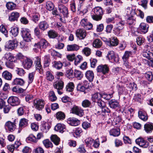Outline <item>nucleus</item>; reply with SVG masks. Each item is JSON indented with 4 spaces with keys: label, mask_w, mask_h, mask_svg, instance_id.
I'll return each instance as SVG.
<instances>
[{
    "label": "nucleus",
    "mask_w": 153,
    "mask_h": 153,
    "mask_svg": "<svg viewBox=\"0 0 153 153\" xmlns=\"http://www.w3.org/2000/svg\"><path fill=\"white\" fill-rule=\"evenodd\" d=\"M56 117L58 120H62L65 118V115L64 113L59 111L56 113Z\"/></svg>",
    "instance_id": "obj_47"
},
{
    "label": "nucleus",
    "mask_w": 153,
    "mask_h": 153,
    "mask_svg": "<svg viewBox=\"0 0 153 153\" xmlns=\"http://www.w3.org/2000/svg\"><path fill=\"white\" fill-rule=\"evenodd\" d=\"M132 53L131 51H126L122 57L123 61L126 62V60H128L130 56L132 55Z\"/></svg>",
    "instance_id": "obj_40"
},
{
    "label": "nucleus",
    "mask_w": 153,
    "mask_h": 153,
    "mask_svg": "<svg viewBox=\"0 0 153 153\" xmlns=\"http://www.w3.org/2000/svg\"><path fill=\"white\" fill-rule=\"evenodd\" d=\"M151 52L147 50H144L142 53L143 56L149 59L151 58Z\"/></svg>",
    "instance_id": "obj_51"
},
{
    "label": "nucleus",
    "mask_w": 153,
    "mask_h": 153,
    "mask_svg": "<svg viewBox=\"0 0 153 153\" xmlns=\"http://www.w3.org/2000/svg\"><path fill=\"white\" fill-rule=\"evenodd\" d=\"M91 104V102L88 100H84L82 103V105L84 108H87L89 107Z\"/></svg>",
    "instance_id": "obj_58"
},
{
    "label": "nucleus",
    "mask_w": 153,
    "mask_h": 153,
    "mask_svg": "<svg viewBox=\"0 0 153 153\" xmlns=\"http://www.w3.org/2000/svg\"><path fill=\"white\" fill-rule=\"evenodd\" d=\"M74 76L78 79H81L83 77V74L80 71L75 70L74 72Z\"/></svg>",
    "instance_id": "obj_45"
},
{
    "label": "nucleus",
    "mask_w": 153,
    "mask_h": 153,
    "mask_svg": "<svg viewBox=\"0 0 153 153\" xmlns=\"http://www.w3.org/2000/svg\"><path fill=\"white\" fill-rule=\"evenodd\" d=\"M0 31L4 34L6 37H8L7 31L3 25H1L0 26Z\"/></svg>",
    "instance_id": "obj_62"
},
{
    "label": "nucleus",
    "mask_w": 153,
    "mask_h": 153,
    "mask_svg": "<svg viewBox=\"0 0 153 153\" xmlns=\"http://www.w3.org/2000/svg\"><path fill=\"white\" fill-rule=\"evenodd\" d=\"M144 130L147 134L151 133L153 130V123L148 122L144 125Z\"/></svg>",
    "instance_id": "obj_20"
},
{
    "label": "nucleus",
    "mask_w": 153,
    "mask_h": 153,
    "mask_svg": "<svg viewBox=\"0 0 153 153\" xmlns=\"http://www.w3.org/2000/svg\"><path fill=\"white\" fill-rule=\"evenodd\" d=\"M94 140L91 138H88L85 140V143L88 146H91L94 143Z\"/></svg>",
    "instance_id": "obj_60"
},
{
    "label": "nucleus",
    "mask_w": 153,
    "mask_h": 153,
    "mask_svg": "<svg viewBox=\"0 0 153 153\" xmlns=\"http://www.w3.org/2000/svg\"><path fill=\"white\" fill-rule=\"evenodd\" d=\"M28 124V120L26 119L23 118L20 120L19 123V126L21 128H24Z\"/></svg>",
    "instance_id": "obj_42"
},
{
    "label": "nucleus",
    "mask_w": 153,
    "mask_h": 153,
    "mask_svg": "<svg viewBox=\"0 0 153 153\" xmlns=\"http://www.w3.org/2000/svg\"><path fill=\"white\" fill-rule=\"evenodd\" d=\"M51 126L50 124L48 122H45L42 126V129L45 132H47L50 128Z\"/></svg>",
    "instance_id": "obj_57"
},
{
    "label": "nucleus",
    "mask_w": 153,
    "mask_h": 153,
    "mask_svg": "<svg viewBox=\"0 0 153 153\" xmlns=\"http://www.w3.org/2000/svg\"><path fill=\"white\" fill-rule=\"evenodd\" d=\"M103 11L102 8L100 7H97L94 8L92 10L91 13L96 15L102 16L103 14Z\"/></svg>",
    "instance_id": "obj_25"
},
{
    "label": "nucleus",
    "mask_w": 153,
    "mask_h": 153,
    "mask_svg": "<svg viewBox=\"0 0 153 153\" xmlns=\"http://www.w3.org/2000/svg\"><path fill=\"white\" fill-rule=\"evenodd\" d=\"M8 103L11 105L15 106L19 105L20 102L19 98L14 96H11L7 100Z\"/></svg>",
    "instance_id": "obj_12"
},
{
    "label": "nucleus",
    "mask_w": 153,
    "mask_h": 153,
    "mask_svg": "<svg viewBox=\"0 0 153 153\" xmlns=\"http://www.w3.org/2000/svg\"><path fill=\"white\" fill-rule=\"evenodd\" d=\"M16 119L13 122H11L10 121H8L5 124V126L6 128H7L10 131L12 132L15 129L16 126L15 122Z\"/></svg>",
    "instance_id": "obj_17"
},
{
    "label": "nucleus",
    "mask_w": 153,
    "mask_h": 153,
    "mask_svg": "<svg viewBox=\"0 0 153 153\" xmlns=\"http://www.w3.org/2000/svg\"><path fill=\"white\" fill-rule=\"evenodd\" d=\"M65 126L63 124L58 123L55 127V131L62 133L65 129Z\"/></svg>",
    "instance_id": "obj_28"
},
{
    "label": "nucleus",
    "mask_w": 153,
    "mask_h": 153,
    "mask_svg": "<svg viewBox=\"0 0 153 153\" xmlns=\"http://www.w3.org/2000/svg\"><path fill=\"white\" fill-rule=\"evenodd\" d=\"M20 16V13L16 12L11 13L9 16V20L10 22L17 21Z\"/></svg>",
    "instance_id": "obj_18"
},
{
    "label": "nucleus",
    "mask_w": 153,
    "mask_h": 153,
    "mask_svg": "<svg viewBox=\"0 0 153 153\" xmlns=\"http://www.w3.org/2000/svg\"><path fill=\"white\" fill-rule=\"evenodd\" d=\"M12 91L13 92L17 93H21L24 91L23 89L17 86L14 87L13 88Z\"/></svg>",
    "instance_id": "obj_54"
},
{
    "label": "nucleus",
    "mask_w": 153,
    "mask_h": 153,
    "mask_svg": "<svg viewBox=\"0 0 153 153\" xmlns=\"http://www.w3.org/2000/svg\"><path fill=\"white\" fill-rule=\"evenodd\" d=\"M97 71L102 73L103 74L108 73L109 69L107 65H100L98 66L97 69Z\"/></svg>",
    "instance_id": "obj_14"
},
{
    "label": "nucleus",
    "mask_w": 153,
    "mask_h": 153,
    "mask_svg": "<svg viewBox=\"0 0 153 153\" xmlns=\"http://www.w3.org/2000/svg\"><path fill=\"white\" fill-rule=\"evenodd\" d=\"M91 16L92 19L96 21H98L100 20L102 18V16L100 15H97L96 14H93V13H91Z\"/></svg>",
    "instance_id": "obj_63"
},
{
    "label": "nucleus",
    "mask_w": 153,
    "mask_h": 153,
    "mask_svg": "<svg viewBox=\"0 0 153 153\" xmlns=\"http://www.w3.org/2000/svg\"><path fill=\"white\" fill-rule=\"evenodd\" d=\"M125 13L128 16H133L135 15H136L135 9H132L130 7H128L126 8L125 10Z\"/></svg>",
    "instance_id": "obj_30"
},
{
    "label": "nucleus",
    "mask_w": 153,
    "mask_h": 153,
    "mask_svg": "<svg viewBox=\"0 0 153 153\" xmlns=\"http://www.w3.org/2000/svg\"><path fill=\"white\" fill-rule=\"evenodd\" d=\"M45 101L41 99H36L33 102L34 107L38 110H41L44 108L45 105Z\"/></svg>",
    "instance_id": "obj_4"
},
{
    "label": "nucleus",
    "mask_w": 153,
    "mask_h": 153,
    "mask_svg": "<svg viewBox=\"0 0 153 153\" xmlns=\"http://www.w3.org/2000/svg\"><path fill=\"white\" fill-rule=\"evenodd\" d=\"M53 86L54 88L57 90V92L59 94H61L62 93L60 91L63 88L64 83L62 80L56 81L53 83Z\"/></svg>",
    "instance_id": "obj_5"
},
{
    "label": "nucleus",
    "mask_w": 153,
    "mask_h": 153,
    "mask_svg": "<svg viewBox=\"0 0 153 153\" xmlns=\"http://www.w3.org/2000/svg\"><path fill=\"white\" fill-rule=\"evenodd\" d=\"M124 84L120 83L117 85V89L119 94L121 95L125 92V88L124 87Z\"/></svg>",
    "instance_id": "obj_29"
},
{
    "label": "nucleus",
    "mask_w": 153,
    "mask_h": 153,
    "mask_svg": "<svg viewBox=\"0 0 153 153\" xmlns=\"http://www.w3.org/2000/svg\"><path fill=\"white\" fill-rule=\"evenodd\" d=\"M102 45V43L101 41L98 39H95L93 42V46L96 48H100Z\"/></svg>",
    "instance_id": "obj_50"
},
{
    "label": "nucleus",
    "mask_w": 153,
    "mask_h": 153,
    "mask_svg": "<svg viewBox=\"0 0 153 153\" xmlns=\"http://www.w3.org/2000/svg\"><path fill=\"white\" fill-rule=\"evenodd\" d=\"M16 73L19 76H24L25 72L24 70L21 68H18L16 70Z\"/></svg>",
    "instance_id": "obj_64"
},
{
    "label": "nucleus",
    "mask_w": 153,
    "mask_h": 153,
    "mask_svg": "<svg viewBox=\"0 0 153 153\" xmlns=\"http://www.w3.org/2000/svg\"><path fill=\"white\" fill-rule=\"evenodd\" d=\"M33 95L30 94H27L25 95V100L27 102L30 103L33 100Z\"/></svg>",
    "instance_id": "obj_59"
},
{
    "label": "nucleus",
    "mask_w": 153,
    "mask_h": 153,
    "mask_svg": "<svg viewBox=\"0 0 153 153\" xmlns=\"http://www.w3.org/2000/svg\"><path fill=\"white\" fill-rule=\"evenodd\" d=\"M5 58L7 61L14 62L16 60V58L13 55L10 53H6L4 56Z\"/></svg>",
    "instance_id": "obj_33"
},
{
    "label": "nucleus",
    "mask_w": 153,
    "mask_h": 153,
    "mask_svg": "<svg viewBox=\"0 0 153 153\" xmlns=\"http://www.w3.org/2000/svg\"><path fill=\"white\" fill-rule=\"evenodd\" d=\"M65 75L69 79L73 78L74 77V72L72 69H70L66 71Z\"/></svg>",
    "instance_id": "obj_46"
},
{
    "label": "nucleus",
    "mask_w": 153,
    "mask_h": 153,
    "mask_svg": "<svg viewBox=\"0 0 153 153\" xmlns=\"http://www.w3.org/2000/svg\"><path fill=\"white\" fill-rule=\"evenodd\" d=\"M10 32L11 33L12 35L14 37L17 36L19 33L18 28L16 27H13L11 28Z\"/></svg>",
    "instance_id": "obj_43"
},
{
    "label": "nucleus",
    "mask_w": 153,
    "mask_h": 153,
    "mask_svg": "<svg viewBox=\"0 0 153 153\" xmlns=\"http://www.w3.org/2000/svg\"><path fill=\"white\" fill-rule=\"evenodd\" d=\"M74 84L73 82H69L66 85V90L68 92L72 91L74 89Z\"/></svg>",
    "instance_id": "obj_48"
},
{
    "label": "nucleus",
    "mask_w": 153,
    "mask_h": 153,
    "mask_svg": "<svg viewBox=\"0 0 153 153\" xmlns=\"http://www.w3.org/2000/svg\"><path fill=\"white\" fill-rule=\"evenodd\" d=\"M25 83L24 80L21 78H16L13 81V84L14 85H23Z\"/></svg>",
    "instance_id": "obj_38"
},
{
    "label": "nucleus",
    "mask_w": 153,
    "mask_h": 153,
    "mask_svg": "<svg viewBox=\"0 0 153 153\" xmlns=\"http://www.w3.org/2000/svg\"><path fill=\"white\" fill-rule=\"evenodd\" d=\"M110 107L112 108L115 109L119 106V103L117 101L115 100H111L108 102Z\"/></svg>",
    "instance_id": "obj_26"
},
{
    "label": "nucleus",
    "mask_w": 153,
    "mask_h": 153,
    "mask_svg": "<svg viewBox=\"0 0 153 153\" xmlns=\"http://www.w3.org/2000/svg\"><path fill=\"white\" fill-rule=\"evenodd\" d=\"M92 98L93 101L96 102L101 100V94L98 93H95L92 95Z\"/></svg>",
    "instance_id": "obj_34"
},
{
    "label": "nucleus",
    "mask_w": 153,
    "mask_h": 153,
    "mask_svg": "<svg viewBox=\"0 0 153 153\" xmlns=\"http://www.w3.org/2000/svg\"><path fill=\"white\" fill-rule=\"evenodd\" d=\"M107 57L109 60H111L112 61L116 62H117L119 61V58L118 56L115 54L113 51H109L108 53Z\"/></svg>",
    "instance_id": "obj_15"
},
{
    "label": "nucleus",
    "mask_w": 153,
    "mask_h": 153,
    "mask_svg": "<svg viewBox=\"0 0 153 153\" xmlns=\"http://www.w3.org/2000/svg\"><path fill=\"white\" fill-rule=\"evenodd\" d=\"M81 25L87 30H90L93 27V25L91 23L89 22L88 19L83 18L82 19L80 22Z\"/></svg>",
    "instance_id": "obj_9"
},
{
    "label": "nucleus",
    "mask_w": 153,
    "mask_h": 153,
    "mask_svg": "<svg viewBox=\"0 0 153 153\" xmlns=\"http://www.w3.org/2000/svg\"><path fill=\"white\" fill-rule=\"evenodd\" d=\"M48 34L50 38L54 39L58 36V33L54 30H52L48 31Z\"/></svg>",
    "instance_id": "obj_39"
},
{
    "label": "nucleus",
    "mask_w": 153,
    "mask_h": 153,
    "mask_svg": "<svg viewBox=\"0 0 153 153\" xmlns=\"http://www.w3.org/2000/svg\"><path fill=\"white\" fill-rule=\"evenodd\" d=\"M6 6L8 9L11 10L15 9L16 4L12 2H10L7 3Z\"/></svg>",
    "instance_id": "obj_53"
},
{
    "label": "nucleus",
    "mask_w": 153,
    "mask_h": 153,
    "mask_svg": "<svg viewBox=\"0 0 153 153\" xmlns=\"http://www.w3.org/2000/svg\"><path fill=\"white\" fill-rule=\"evenodd\" d=\"M109 134L110 135L117 137L120 134V129L119 128L112 129L110 130Z\"/></svg>",
    "instance_id": "obj_32"
},
{
    "label": "nucleus",
    "mask_w": 153,
    "mask_h": 153,
    "mask_svg": "<svg viewBox=\"0 0 153 153\" xmlns=\"http://www.w3.org/2000/svg\"><path fill=\"white\" fill-rule=\"evenodd\" d=\"M51 139L52 142L56 145H58L59 144L60 139L56 135H52L51 137Z\"/></svg>",
    "instance_id": "obj_35"
},
{
    "label": "nucleus",
    "mask_w": 153,
    "mask_h": 153,
    "mask_svg": "<svg viewBox=\"0 0 153 153\" xmlns=\"http://www.w3.org/2000/svg\"><path fill=\"white\" fill-rule=\"evenodd\" d=\"M35 63L36 70L38 71L40 74H43L42 68L41 63V58L37 56L35 57Z\"/></svg>",
    "instance_id": "obj_11"
},
{
    "label": "nucleus",
    "mask_w": 153,
    "mask_h": 153,
    "mask_svg": "<svg viewBox=\"0 0 153 153\" xmlns=\"http://www.w3.org/2000/svg\"><path fill=\"white\" fill-rule=\"evenodd\" d=\"M125 23L124 21H121L116 24L114 30L115 35H118L120 33L124 28Z\"/></svg>",
    "instance_id": "obj_8"
},
{
    "label": "nucleus",
    "mask_w": 153,
    "mask_h": 153,
    "mask_svg": "<svg viewBox=\"0 0 153 153\" xmlns=\"http://www.w3.org/2000/svg\"><path fill=\"white\" fill-rule=\"evenodd\" d=\"M48 96L49 100L51 101H54L57 99V97L55 95L54 92L53 91H50Z\"/></svg>",
    "instance_id": "obj_49"
},
{
    "label": "nucleus",
    "mask_w": 153,
    "mask_h": 153,
    "mask_svg": "<svg viewBox=\"0 0 153 153\" xmlns=\"http://www.w3.org/2000/svg\"><path fill=\"white\" fill-rule=\"evenodd\" d=\"M44 145L47 148L49 147L52 148L53 145L52 143L50 141L48 140H45L43 141Z\"/></svg>",
    "instance_id": "obj_56"
},
{
    "label": "nucleus",
    "mask_w": 153,
    "mask_h": 153,
    "mask_svg": "<svg viewBox=\"0 0 153 153\" xmlns=\"http://www.w3.org/2000/svg\"><path fill=\"white\" fill-rule=\"evenodd\" d=\"M33 62L31 59L26 58L22 61V65L24 68L28 69L32 66Z\"/></svg>",
    "instance_id": "obj_16"
},
{
    "label": "nucleus",
    "mask_w": 153,
    "mask_h": 153,
    "mask_svg": "<svg viewBox=\"0 0 153 153\" xmlns=\"http://www.w3.org/2000/svg\"><path fill=\"white\" fill-rule=\"evenodd\" d=\"M21 32L22 36L25 41H28L30 40L31 36L29 29L22 28L21 29Z\"/></svg>",
    "instance_id": "obj_7"
},
{
    "label": "nucleus",
    "mask_w": 153,
    "mask_h": 153,
    "mask_svg": "<svg viewBox=\"0 0 153 153\" xmlns=\"http://www.w3.org/2000/svg\"><path fill=\"white\" fill-rule=\"evenodd\" d=\"M80 48V47L76 44L68 45L67 46V49L68 51H77Z\"/></svg>",
    "instance_id": "obj_23"
},
{
    "label": "nucleus",
    "mask_w": 153,
    "mask_h": 153,
    "mask_svg": "<svg viewBox=\"0 0 153 153\" xmlns=\"http://www.w3.org/2000/svg\"><path fill=\"white\" fill-rule=\"evenodd\" d=\"M85 75L90 82H91L93 80L94 76L93 71L90 70L87 71L85 73Z\"/></svg>",
    "instance_id": "obj_31"
},
{
    "label": "nucleus",
    "mask_w": 153,
    "mask_h": 153,
    "mask_svg": "<svg viewBox=\"0 0 153 153\" xmlns=\"http://www.w3.org/2000/svg\"><path fill=\"white\" fill-rule=\"evenodd\" d=\"M76 35L77 38L81 39H85L87 35L85 30L83 29H79L76 31Z\"/></svg>",
    "instance_id": "obj_13"
},
{
    "label": "nucleus",
    "mask_w": 153,
    "mask_h": 153,
    "mask_svg": "<svg viewBox=\"0 0 153 153\" xmlns=\"http://www.w3.org/2000/svg\"><path fill=\"white\" fill-rule=\"evenodd\" d=\"M119 43L117 39L115 37H111L108 42H107V45L110 47L115 46Z\"/></svg>",
    "instance_id": "obj_22"
},
{
    "label": "nucleus",
    "mask_w": 153,
    "mask_h": 153,
    "mask_svg": "<svg viewBox=\"0 0 153 153\" xmlns=\"http://www.w3.org/2000/svg\"><path fill=\"white\" fill-rule=\"evenodd\" d=\"M2 76L5 79L9 80H10L12 77V74L10 72L7 71L3 72Z\"/></svg>",
    "instance_id": "obj_36"
},
{
    "label": "nucleus",
    "mask_w": 153,
    "mask_h": 153,
    "mask_svg": "<svg viewBox=\"0 0 153 153\" xmlns=\"http://www.w3.org/2000/svg\"><path fill=\"white\" fill-rule=\"evenodd\" d=\"M49 44L45 39H41L39 42L34 45V47L41 49V48H45L48 46Z\"/></svg>",
    "instance_id": "obj_10"
},
{
    "label": "nucleus",
    "mask_w": 153,
    "mask_h": 153,
    "mask_svg": "<svg viewBox=\"0 0 153 153\" xmlns=\"http://www.w3.org/2000/svg\"><path fill=\"white\" fill-rule=\"evenodd\" d=\"M147 140H145L143 138L139 137L135 140L136 143L140 147L144 148H146L149 146V143H153V136H149L146 137Z\"/></svg>",
    "instance_id": "obj_1"
},
{
    "label": "nucleus",
    "mask_w": 153,
    "mask_h": 153,
    "mask_svg": "<svg viewBox=\"0 0 153 153\" xmlns=\"http://www.w3.org/2000/svg\"><path fill=\"white\" fill-rule=\"evenodd\" d=\"M138 114L139 118L143 121H146L147 120L148 117L146 112L140 111L138 112Z\"/></svg>",
    "instance_id": "obj_24"
},
{
    "label": "nucleus",
    "mask_w": 153,
    "mask_h": 153,
    "mask_svg": "<svg viewBox=\"0 0 153 153\" xmlns=\"http://www.w3.org/2000/svg\"><path fill=\"white\" fill-rule=\"evenodd\" d=\"M71 112L80 117H82L84 114V111L82 109L75 105L71 108Z\"/></svg>",
    "instance_id": "obj_6"
},
{
    "label": "nucleus",
    "mask_w": 153,
    "mask_h": 153,
    "mask_svg": "<svg viewBox=\"0 0 153 153\" xmlns=\"http://www.w3.org/2000/svg\"><path fill=\"white\" fill-rule=\"evenodd\" d=\"M52 64L53 67L58 70L61 69L63 66L62 63L60 61H54Z\"/></svg>",
    "instance_id": "obj_41"
},
{
    "label": "nucleus",
    "mask_w": 153,
    "mask_h": 153,
    "mask_svg": "<svg viewBox=\"0 0 153 153\" xmlns=\"http://www.w3.org/2000/svg\"><path fill=\"white\" fill-rule=\"evenodd\" d=\"M82 52L85 56H88L91 54V50L90 48L85 47L83 49Z\"/></svg>",
    "instance_id": "obj_61"
},
{
    "label": "nucleus",
    "mask_w": 153,
    "mask_h": 153,
    "mask_svg": "<svg viewBox=\"0 0 153 153\" xmlns=\"http://www.w3.org/2000/svg\"><path fill=\"white\" fill-rule=\"evenodd\" d=\"M26 140L28 143H36L37 140L36 137L33 134H30L26 139Z\"/></svg>",
    "instance_id": "obj_37"
},
{
    "label": "nucleus",
    "mask_w": 153,
    "mask_h": 153,
    "mask_svg": "<svg viewBox=\"0 0 153 153\" xmlns=\"http://www.w3.org/2000/svg\"><path fill=\"white\" fill-rule=\"evenodd\" d=\"M18 42L16 39L10 40L6 43L4 48L6 50H12L16 48Z\"/></svg>",
    "instance_id": "obj_3"
},
{
    "label": "nucleus",
    "mask_w": 153,
    "mask_h": 153,
    "mask_svg": "<svg viewBox=\"0 0 153 153\" xmlns=\"http://www.w3.org/2000/svg\"><path fill=\"white\" fill-rule=\"evenodd\" d=\"M59 10L60 11L61 14L59 19L62 22L65 23L66 22L65 18L68 17V8L62 4L59 5Z\"/></svg>",
    "instance_id": "obj_2"
},
{
    "label": "nucleus",
    "mask_w": 153,
    "mask_h": 153,
    "mask_svg": "<svg viewBox=\"0 0 153 153\" xmlns=\"http://www.w3.org/2000/svg\"><path fill=\"white\" fill-rule=\"evenodd\" d=\"M53 3L51 1H48L46 4V8L49 10H51L54 8Z\"/></svg>",
    "instance_id": "obj_55"
},
{
    "label": "nucleus",
    "mask_w": 153,
    "mask_h": 153,
    "mask_svg": "<svg viewBox=\"0 0 153 153\" xmlns=\"http://www.w3.org/2000/svg\"><path fill=\"white\" fill-rule=\"evenodd\" d=\"M39 28L43 31L46 30L48 27V25L45 21H43L39 22L38 25Z\"/></svg>",
    "instance_id": "obj_27"
},
{
    "label": "nucleus",
    "mask_w": 153,
    "mask_h": 153,
    "mask_svg": "<svg viewBox=\"0 0 153 153\" xmlns=\"http://www.w3.org/2000/svg\"><path fill=\"white\" fill-rule=\"evenodd\" d=\"M87 88V87H85L83 85H82V82H79L77 85V90L79 91L84 92L85 94V91Z\"/></svg>",
    "instance_id": "obj_44"
},
{
    "label": "nucleus",
    "mask_w": 153,
    "mask_h": 153,
    "mask_svg": "<svg viewBox=\"0 0 153 153\" xmlns=\"http://www.w3.org/2000/svg\"><path fill=\"white\" fill-rule=\"evenodd\" d=\"M149 25L144 23H141L139 25V29L143 34L146 33L148 30Z\"/></svg>",
    "instance_id": "obj_21"
},
{
    "label": "nucleus",
    "mask_w": 153,
    "mask_h": 153,
    "mask_svg": "<svg viewBox=\"0 0 153 153\" xmlns=\"http://www.w3.org/2000/svg\"><path fill=\"white\" fill-rule=\"evenodd\" d=\"M46 78L47 80L51 81L54 79V76L51 72L47 71L46 73Z\"/></svg>",
    "instance_id": "obj_52"
},
{
    "label": "nucleus",
    "mask_w": 153,
    "mask_h": 153,
    "mask_svg": "<svg viewBox=\"0 0 153 153\" xmlns=\"http://www.w3.org/2000/svg\"><path fill=\"white\" fill-rule=\"evenodd\" d=\"M67 122L72 126H76L78 125L80 123V121L76 118L70 117L67 120Z\"/></svg>",
    "instance_id": "obj_19"
}]
</instances>
